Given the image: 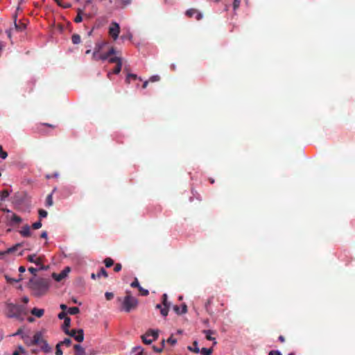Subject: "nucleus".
<instances>
[{
	"instance_id": "nucleus-1",
	"label": "nucleus",
	"mask_w": 355,
	"mask_h": 355,
	"mask_svg": "<svg viewBox=\"0 0 355 355\" xmlns=\"http://www.w3.org/2000/svg\"><path fill=\"white\" fill-rule=\"evenodd\" d=\"M49 286L48 279L41 277H33L29 279L28 287L32 291L33 295L40 297L46 293Z\"/></svg>"
},
{
	"instance_id": "nucleus-2",
	"label": "nucleus",
	"mask_w": 355,
	"mask_h": 355,
	"mask_svg": "<svg viewBox=\"0 0 355 355\" xmlns=\"http://www.w3.org/2000/svg\"><path fill=\"white\" fill-rule=\"evenodd\" d=\"M137 306V299L133 297L130 291H126V295L121 303V311L129 313L131 311L136 309Z\"/></svg>"
},
{
	"instance_id": "nucleus-3",
	"label": "nucleus",
	"mask_w": 355,
	"mask_h": 355,
	"mask_svg": "<svg viewBox=\"0 0 355 355\" xmlns=\"http://www.w3.org/2000/svg\"><path fill=\"white\" fill-rule=\"evenodd\" d=\"M23 313H25V307L24 306L13 303H8L6 304V315L8 318H19Z\"/></svg>"
},
{
	"instance_id": "nucleus-4",
	"label": "nucleus",
	"mask_w": 355,
	"mask_h": 355,
	"mask_svg": "<svg viewBox=\"0 0 355 355\" xmlns=\"http://www.w3.org/2000/svg\"><path fill=\"white\" fill-rule=\"evenodd\" d=\"M31 345H38L40 347L42 350L45 353H49L51 351V347L49 345L47 342L43 339L42 334L41 332H37L33 336V339L30 341Z\"/></svg>"
},
{
	"instance_id": "nucleus-5",
	"label": "nucleus",
	"mask_w": 355,
	"mask_h": 355,
	"mask_svg": "<svg viewBox=\"0 0 355 355\" xmlns=\"http://www.w3.org/2000/svg\"><path fill=\"white\" fill-rule=\"evenodd\" d=\"M120 26L118 23L112 21L109 27V35L114 40H116L120 33Z\"/></svg>"
},
{
	"instance_id": "nucleus-6",
	"label": "nucleus",
	"mask_w": 355,
	"mask_h": 355,
	"mask_svg": "<svg viewBox=\"0 0 355 355\" xmlns=\"http://www.w3.org/2000/svg\"><path fill=\"white\" fill-rule=\"evenodd\" d=\"M29 262L34 263L37 266H40V269H44L42 262L44 257L42 256H37L36 254H29L26 257Z\"/></svg>"
},
{
	"instance_id": "nucleus-7",
	"label": "nucleus",
	"mask_w": 355,
	"mask_h": 355,
	"mask_svg": "<svg viewBox=\"0 0 355 355\" xmlns=\"http://www.w3.org/2000/svg\"><path fill=\"white\" fill-rule=\"evenodd\" d=\"M67 335H69L71 337H73L74 339L80 343V342H83V340H84V332H83V330L80 329H78V330H76V329H72V330H69V334H66Z\"/></svg>"
},
{
	"instance_id": "nucleus-8",
	"label": "nucleus",
	"mask_w": 355,
	"mask_h": 355,
	"mask_svg": "<svg viewBox=\"0 0 355 355\" xmlns=\"http://www.w3.org/2000/svg\"><path fill=\"white\" fill-rule=\"evenodd\" d=\"M162 304H163V309H161V314L166 317L168 315V309L170 307V303L168 302L167 298L168 296L166 293L162 295Z\"/></svg>"
},
{
	"instance_id": "nucleus-9",
	"label": "nucleus",
	"mask_w": 355,
	"mask_h": 355,
	"mask_svg": "<svg viewBox=\"0 0 355 355\" xmlns=\"http://www.w3.org/2000/svg\"><path fill=\"white\" fill-rule=\"evenodd\" d=\"M70 270H70L69 267H66L59 274L53 273V277L57 282H60L61 280H62L64 278H65L67 276V275L70 272Z\"/></svg>"
},
{
	"instance_id": "nucleus-10",
	"label": "nucleus",
	"mask_w": 355,
	"mask_h": 355,
	"mask_svg": "<svg viewBox=\"0 0 355 355\" xmlns=\"http://www.w3.org/2000/svg\"><path fill=\"white\" fill-rule=\"evenodd\" d=\"M101 277H103L105 278L108 277L107 271L103 268H101L96 274L92 273L91 275V277L93 279H95L96 278H100Z\"/></svg>"
},
{
	"instance_id": "nucleus-11",
	"label": "nucleus",
	"mask_w": 355,
	"mask_h": 355,
	"mask_svg": "<svg viewBox=\"0 0 355 355\" xmlns=\"http://www.w3.org/2000/svg\"><path fill=\"white\" fill-rule=\"evenodd\" d=\"M195 15H196L197 20H200L202 18V15L196 9L191 8L186 12V15L189 17H192Z\"/></svg>"
},
{
	"instance_id": "nucleus-12",
	"label": "nucleus",
	"mask_w": 355,
	"mask_h": 355,
	"mask_svg": "<svg viewBox=\"0 0 355 355\" xmlns=\"http://www.w3.org/2000/svg\"><path fill=\"white\" fill-rule=\"evenodd\" d=\"M202 333L205 335L206 339L208 340L214 341V345H216L217 342L216 341L215 338L212 337L211 335L215 334L214 331L208 329V330H203Z\"/></svg>"
},
{
	"instance_id": "nucleus-13",
	"label": "nucleus",
	"mask_w": 355,
	"mask_h": 355,
	"mask_svg": "<svg viewBox=\"0 0 355 355\" xmlns=\"http://www.w3.org/2000/svg\"><path fill=\"white\" fill-rule=\"evenodd\" d=\"M31 314L37 317L41 318L44 315V310L43 309L33 308L31 311Z\"/></svg>"
},
{
	"instance_id": "nucleus-14",
	"label": "nucleus",
	"mask_w": 355,
	"mask_h": 355,
	"mask_svg": "<svg viewBox=\"0 0 355 355\" xmlns=\"http://www.w3.org/2000/svg\"><path fill=\"white\" fill-rule=\"evenodd\" d=\"M71 324V319L70 318H66L64 320V323L62 325V330L64 332V334H69V327Z\"/></svg>"
},
{
	"instance_id": "nucleus-15",
	"label": "nucleus",
	"mask_w": 355,
	"mask_h": 355,
	"mask_svg": "<svg viewBox=\"0 0 355 355\" xmlns=\"http://www.w3.org/2000/svg\"><path fill=\"white\" fill-rule=\"evenodd\" d=\"M73 348L75 349L74 355H85V349L80 345L76 344Z\"/></svg>"
},
{
	"instance_id": "nucleus-16",
	"label": "nucleus",
	"mask_w": 355,
	"mask_h": 355,
	"mask_svg": "<svg viewBox=\"0 0 355 355\" xmlns=\"http://www.w3.org/2000/svg\"><path fill=\"white\" fill-rule=\"evenodd\" d=\"M21 234L24 237H28L31 236V227L28 225L22 227L21 231Z\"/></svg>"
},
{
	"instance_id": "nucleus-17",
	"label": "nucleus",
	"mask_w": 355,
	"mask_h": 355,
	"mask_svg": "<svg viewBox=\"0 0 355 355\" xmlns=\"http://www.w3.org/2000/svg\"><path fill=\"white\" fill-rule=\"evenodd\" d=\"M107 44V42L102 41L96 43L95 47L94 49V52L100 53L101 51L103 49V47Z\"/></svg>"
},
{
	"instance_id": "nucleus-18",
	"label": "nucleus",
	"mask_w": 355,
	"mask_h": 355,
	"mask_svg": "<svg viewBox=\"0 0 355 355\" xmlns=\"http://www.w3.org/2000/svg\"><path fill=\"white\" fill-rule=\"evenodd\" d=\"M141 339L143 343L146 345H150L154 341L152 338H150L149 334H147L146 332L145 334L141 336Z\"/></svg>"
},
{
	"instance_id": "nucleus-19",
	"label": "nucleus",
	"mask_w": 355,
	"mask_h": 355,
	"mask_svg": "<svg viewBox=\"0 0 355 355\" xmlns=\"http://www.w3.org/2000/svg\"><path fill=\"white\" fill-rule=\"evenodd\" d=\"M147 334H149L153 340H156L159 336L158 330L149 329L146 331Z\"/></svg>"
},
{
	"instance_id": "nucleus-20",
	"label": "nucleus",
	"mask_w": 355,
	"mask_h": 355,
	"mask_svg": "<svg viewBox=\"0 0 355 355\" xmlns=\"http://www.w3.org/2000/svg\"><path fill=\"white\" fill-rule=\"evenodd\" d=\"M16 246L17 245H15V246H14L12 248H8L6 250L0 251V258H3L5 255L15 251L16 250Z\"/></svg>"
},
{
	"instance_id": "nucleus-21",
	"label": "nucleus",
	"mask_w": 355,
	"mask_h": 355,
	"mask_svg": "<svg viewBox=\"0 0 355 355\" xmlns=\"http://www.w3.org/2000/svg\"><path fill=\"white\" fill-rule=\"evenodd\" d=\"M53 205V193H51L46 196L45 205H46V207H51Z\"/></svg>"
},
{
	"instance_id": "nucleus-22",
	"label": "nucleus",
	"mask_w": 355,
	"mask_h": 355,
	"mask_svg": "<svg viewBox=\"0 0 355 355\" xmlns=\"http://www.w3.org/2000/svg\"><path fill=\"white\" fill-rule=\"evenodd\" d=\"M193 347L189 346L188 349L191 352L198 354L200 352V349L198 347V342L196 340H195L193 343Z\"/></svg>"
},
{
	"instance_id": "nucleus-23",
	"label": "nucleus",
	"mask_w": 355,
	"mask_h": 355,
	"mask_svg": "<svg viewBox=\"0 0 355 355\" xmlns=\"http://www.w3.org/2000/svg\"><path fill=\"white\" fill-rule=\"evenodd\" d=\"M200 352L202 355H210L213 352V349L203 347L200 350Z\"/></svg>"
},
{
	"instance_id": "nucleus-24",
	"label": "nucleus",
	"mask_w": 355,
	"mask_h": 355,
	"mask_svg": "<svg viewBox=\"0 0 355 355\" xmlns=\"http://www.w3.org/2000/svg\"><path fill=\"white\" fill-rule=\"evenodd\" d=\"M67 312L70 315H76L80 312V309L77 306L70 307Z\"/></svg>"
},
{
	"instance_id": "nucleus-25",
	"label": "nucleus",
	"mask_w": 355,
	"mask_h": 355,
	"mask_svg": "<svg viewBox=\"0 0 355 355\" xmlns=\"http://www.w3.org/2000/svg\"><path fill=\"white\" fill-rule=\"evenodd\" d=\"M71 40L74 44H78L80 42V36L78 34H73L71 37Z\"/></svg>"
},
{
	"instance_id": "nucleus-26",
	"label": "nucleus",
	"mask_w": 355,
	"mask_h": 355,
	"mask_svg": "<svg viewBox=\"0 0 355 355\" xmlns=\"http://www.w3.org/2000/svg\"><path fill=\"white\" fill-rule=\"evenodd\" d=\"M121 67H122V62H119L118 64H116V67L113 69L112 73L114 74L119 73L121 70Z\"/></svg>"
},
{
	"instance_id": "nucleus-27",
	"label": "nucleus",
	"mask_w": 355,
	"mask_h": 355,
	"mask_svg": "<svg viewBox=\"0 0 355 355\" xmlns=\"http://www.w3.org/2000/svg\"><path fill=\"white\" fill-rule=\"evenodd\" d=\"M83 21V17H82V10L80 9H78V15L77 16L75 17L74 19V21L76 23H80Z\"/></svg>"
},
{
	"instance_id": "nucleus-28",
	"label": "nucleus",
	"mask_w": 355,
	"mask_h": 355,
	"mask_svg": "<svg viewBox=\"0 0 355 355\" xmlns=\"http://www.w3.org/2000/svg\"><path fill=\"white\" fill-rule=\"evenodd\" d=\"M11 221L14 223L18 224L21 222V218L20 216L13 214L11 218Z\"/></svg>"
},
{
	"instance_id": "nucleus-29",
	"label": "nucleus",
	"mask_w": 355,
	"mask_h": 355,
	"mask_svg": "<svg viewBox=\"0 0 355 355\" xmlns=\"http://www.w3.org/2000/svg\"><path fill=\"white\" fill-rule=\"evenodd\" d=\"M108 62L110 63H116V64H118L119 62H121V58L119 57H112V58H108Z\"/></svg>"
},
{
	"instance_id": "nucleus-30",
	"label": "nucleus",
	"mask_w": 355,
	"mask_h": 355,
	"mask_svg": "<svg viewBox=\"0 0 355 355\" xmlns=\"http://www.w3.org/2000/svg\"><path fill=\"white\" fill-rule=\"evenodd\" d=\"M104 263L107 268H110L114 264V261L111 258L108 257L104 260Z\"/></svg>"
},
{
	"instance_id": "nucleus-31",
	"label": "nucleus",
	"mask_w": 355,
	"mask_h": 355,
	"mask_svg": "<svg viewBox=\"0 0 355 355\" xmlns=\"http://www.w3.org/2000/svg\"><path fill=\"white\" fill-rule=\"evenodd\" d=\"M10 193L8 190H3L0 193V198L1 200H4L8 196Z\"/></svg>"
},
{
	"instance_id": "nucleus-32",
	"label": "nucleus",
	"mask_w": 355,
	"mask_h": 355,
	"mask_svg": "<svg viewBox=\"0 0 355 355\" xmlns=\"http://www.w3.org/2000/svg\"><path fill=\"white\" fill-rule=\"evenodd\" d=\"M6 280L9 283H12V282H20L21 280H22V277L21 275H19V278L18 279H12V278H10L9 277L8 275H6L5 276Z\"/></svg>"
},
{
	"instance_id": "nucleus-33",
	"label": "nucleus",
	"mask_w": 355,
	"mask_h": 355,
	"mask_svg": "<svg viewBox=\"0 0 355 355\" xmlns=\"http://www.w3.org/2000/svg\"><path fill=\"white\" fill-rule=\"evenodd\" d=\"M59 343L61 345V346L65 345L67 347H69V346H70V345L71 343V340L70 338H64V340L63 341H61Z\"/></svg>"
},
{
	"instance_id": "nucleus-34",
	"label": "nucleus",
	"mask_w": 355,
	"mask_h": 355,
	"mask_svg": "<svg viewBox=\"0 0 355 355\" xmlns=\"http://www.w3.org/2000/svg\"><path fill=\"white\" fill-rule=\"evenodd\" d=\"M38 214H39V217H40V219L42 218L46 217L47 215H48L47 211L46 210H44V209H39Z\"/></svg>"
},
{
	"instance_id": "nucleus-35",
	"label": "nucleus",
	"mask_w": 355,
	"mask_h": 355,
	"mask_svg": "<svg viewBox=\"0 0 355 355\" xmlns=\"http://www.w3.org/2000/svg\"><path fill=\"white\" fill-rule=\"evenodd\" d=\"M130 79H132V80H136L137 79V76L136 74H133V73H129L128 74L127 77H126V79H125V81L128 83H130Z\"/></svg>"
},
{
	"instance_id": "nucleus-36",
	"label": "nucleus",
	"mask_w": 355,
	"mask_h": 355,
	"mask_svg": "<svg viewBox=\"0 0 355 355\" xmlns=\"http://www.w3.org/2000/svg\"><path fill=\"white\" fill-rule=\"evenodd\" d=\"M134 352H137L135 355H146L143 352V349L141 347H137L133 349Z\"/></svg>"
},
{
	"instance_id": "nucleus-37",
	"label": "nucleus",
	"mask_w": 355,
	"mask_h": 355,
	"mask_svg": "<svg viewBox=\"0 0 355 355\" xmlns=\"http://www.w3.org/2000/svg\"><path fill=\"white\" fill-rule=\"evenodd\" d=\"M138 290H139L141 295H142V296H147L149 294L148 291L147 289L142 288L141 286H140Z\"/></svg>"
},
{
	"instance_id": "nucleus-38",
	"label": "nucleus",
	"mask_w": 355,
	"mask_h": 355,
	"mask_svg": "<svg viewBox=\"0 0 355 355\" xmlns=\"http://www.w3.org/2000/svg\"><path fill=\"white\" fill-rule=\"evenodd\" d=\"M60 347L61 345L58 343L55 347V355H62L63 352Z\"/></svg>"
},
{
	"instance_id": "nucleus-39",
	"label": "nucleus",
	"mask_w": 355,
	"mask_h": 355,
	"mask_svg": "<svg viewBox=\"0 0 355 355\" xmlns=\"http://www.w3.org/2000/svg\"><path fill=\"white\" fill-rule=\"evenodd\" d=\"M130 286L132 288H137L138 289L141 286L139 285V281H138L137 278H135V280L131 283Z\"/></svg>"
},
{
	"instance_id": "nucleus-40",
	"label": "nucleus",
	"mask_w": 355,
	"mask_h": 355,
	"mask_svg": "<svg viewBox=\"0 0 355 355\" xmlns=\"http://www.w3.org/2000/svg\"><path fill=\"white\" fill-rule=\"evenodd\" d=\"M8 157V153L3 150L2 146L0 145V157L6 159Z\"/></svg>"
},
{
	"instance_id": "nucleus-41",
	"label": "nucleus",
	"mask_w": 355,
	"mask_h": 355,
	"mask_svg": "<svg viewBox=\"0 0 355 355\" xmlns=\"http://www.w3.org/2000/svg\"><path fill=\"white\" fill-rule=\"evenodd\" d=\"M41 227H42V223H41L40 220L34 223L32 225V227L34 230H37V229L40 228Z\"/></svg>"
},
{
	"instance_id": "nucleus-42",
	"label": "nucleus",
	"mask_w": 355,
	"mask_h": 355,
	"mask_svg": "<svg viewBox=\"0 0 355 355\" xmlns=\"http://www.w3.org/2000/svg\"><path fill=\"white\" fill-rule=\"evenodd\" d=\"M166 341L168 343L171 344V345H174L177 343V340L175 338H174L173 337V336L169 337Z\"/></svg>"
},
{
	"instance_id": "nucleus-43",
	"label": "nucleus",
	"mask_w": 355,
	"mask_h": 355,
	"mask_svg": "<svg viewBox=\"0 0 355 355\" xmlns=\"http://www.w3.org/2000/svg\"><path fill=\"white\" fill-rule=\"evenodd\" d=\"M241 1L240 0H234L233 2V8L234 10L239 8L240 6Z\"/></svg>"
},
{
	"instance_id": "nucleus-44",
	"label": "nucleus",
	"mask_w": 355,
	"mask_h": 355,
	"mask_svg": "<svg viewBox=\"0 0 355 355\" xmlns=\"http://www.w3.org/2000/svg\"><path fill=\"white\" fill-rule=\"evenodd\" d=\"M105 297L107 300H111L114 297V294L112 293L106 292L105 293Z\"/></svg>"
},
{
	"instance_id": "nucleus-45",
	"label": "nucleus",
	"mask_w": 355,
	"mask_h": 355,
	"mask_svg": "<svg viewBox=\"0 0 355 355\" xmlns=\"http://www.w3.org/2000/svg\"><path fill=\"white\" fill-rule=\"evenodd\" d=\"M58 318L60 319V320H62L64 319V320H65L66 318H69L68 316H67V313H65V311H62L60 312L58 315Z\"/></svg>"
},
{
	"instance_id": "nucleus-46",
	"label": "nucleus",
	"mask_w": 355,
	"mask_h": 355,
	"mask_svg": "<svg viewBox=\"0 0 355 355\" xmlns=\"http://www.w3.org/2000/svg\"><path fill=\"white\" fill-rule=\"evenodd\" d=\"M160 80V77L157 75H155V76H153L150 78L149 80L150 82H157V81H159Z\"/></svg>"
},
{
	"instance_id": "nucleus-47",
	"label": "nucleus",
	"mask_w": 355,
	"mask_h": 355,
	"mask_svg": "<svg viewBox=\"0 0 355 355\" xmlns=\"http://www.w3.org/2000/svg\"><path fill=\"white\" fill-rule=\"evenodd\" d=\"M100 55H101L100 53L93 52L92 59L96 61L100 60V58H99Z\"/></svg>"
},
{
	"instance_id": "nucleus-48",
	"label": "nucleus",
	"mask_w": 355,
	"mask_h": 355,
	"mask_svg": "<svg viewBox=\"0 0 355 355\" xmlns=\"http://www.w3.org/2000/svg\"><path fill=\"white\" fill-rule=\"evenodd\" d=\"M110 57H109V55H107V53H101V55H99V58L101 60H107Z\"/></svg>"
},
{
	"instance_id": "nucleus-49",
	"label": "nucleus",
	"mask_w": 355,
	"mask_h": 355,
	"mask_svg": "<svg viewBox=\"0 0 355 355\" xmlns=\"http://www.w3.org/2000/svg\"><path fill=\"white\" fill-rule=\"evenodd\" d=\"M122 268V266L121 263H116L114 268V270L115 272H119Z\"/></svg>"
},
{
	"instance_id": "nucleus-50",
	"label": "nucleus",
	"mask_w": 355,
	"mask_h": 355,
	"mask_svg": "<svg viewBox=\"0 0 355 355\" xmlns=\"http://www.w3.org/2000/svg\"><path fill=\"white\" fill-rule=\"evenodd\" d=\"M28 271H29L31 273H32L34 276H36V273H37V272L38 271V269L35 268H33V267H30V268H28Z\"/></svg>"
},
{
	"instance_id": "nucleus-51",
	"label": "nucleus",
	"mask_w": 355,
	"mask_h": 355,
	"mask_svg": "<svg viewBox=\"0 0 355 355\" xmlns=\"http://www.w3.org/2000/svg\"><path fill=\"white\" fill-rule=\"evenodd\" d=\"M173 310H174V311H175L177 314H178V315L182 314V313H181V310H180V307H179L178 305H175V306H173Z\"/></svg>"
},
{
	"instance_id": "nucleus-52",
	"label": "nucleus",
	"mask_w": 355,
	"mask_h": 355,
	"mask_svg": "<svg viewBox=\"0 0 355 355\" xmlns=\"http://www.w3.org/2000/svg\"><path fill=\"white\" fill-rule=\"evenodd\" d=\"M107 55L111 56L112 55H114L115 53V49L114 47H111L110 50L107 52Z\"/></svg>"
},
{
	"instance_id": "nucleus-53",
	"label": "nucleus",
	"mask_w": 355,
	"mask_h": 355,
	"mask_svg": "<svg viewBox=\"0 0 355 355\" xmlns=\"http://www.w3.org/2000/svg\"><path fill=\"white\" fill-rule=\"evenodd\" d=\"M187 312V306L185 304H183L182 305L181 313H182V314H184V313H186Z\"/></svg>"
},
{
	"instance_id": "nucleus-54",
	"label": "nucleus",
	"mask_w": 355,
	"mask_h": 355,
	"mask_svg": "<svg viewBox=\"0 0 355 355\" xmlns=\"http://www.w3.org/2000/svg\"><path fill=\"white\" fill-rule=\"evenodd\" d=\"M153 348L155 352H158V353H160V352H162L163 351L162 347L158 348V347H157L155 346H153Z\"/></svg>"
},
{
	"instance_id": "nucleus-55",
	"label": "nucleus",
	"mask_w": 355,
	"mask_h": 355,
	"mask_svg": "<svg viewBox=\"0 0 355 355\" xmlns=\"http://www.w3.org/2000/svg\"><path fill=\"white\" fill-rule=\"evenodd\" d=\"M268 355H282L278 351H270Z\"/></svg>"
},
{
	"instance_id": "nucleus-56",
	"label": "nucleus",
	"mask_w": 355,
	"mask_h": 355,
	"mask_svg": "<svg viewBox=\"0 0 355 355\" xmlns=\"http://www.w3.org/2000/svg\"><path fill=\"white\" fill-rule=\"evenodd\" d=\"M59 6L64 8H68L71 7V5L69 3H62V2H61V5H59Z\"/></svg>"
},
{
	"instance_id": "nucleus-57",
	"label": "nucleus",
	"mask_w": 355,
	"mask_h": 355,
	"mask_svg": "<svg viewBox=\"0 0 355 355\" xmlns=\"http://www.w3.org/2000/svg\"><path fill=\"white\" fill-rule=\"evenodd\" d=\"M26 271V268L24 266H20L19 268V272L22 273V272H24Z\"/></svg>"
},
{
	"instance_id": "nucleus-58",
	"label": "nucleus",
	"mask_w": 355,
	"mask_h": 355,
	"mask_svg": "<svg viewBox=\"0 0 355 355\" xmlns=\"http://www.w3.org/2000/svg\"><path fill=\"white\" fill-rule=\"evenodd\" d=\"M23 330L20 328L19 329L15 334H13V336L20 335L22 334Z\"/></svg>"
},
{
	"instance_id": "nucleus-59",
	"label": "nucleus",
	"mask_w": 355,
	"mask_h": 355,
	"mask_svg": "<svg viewBox=\"0 0 355 355\" xmlns=\"http://www.w3.org/2000/svg\"><path fill=\"white\" fill-rule=\"evenodd\" d=\"M60 309H61L63 311H64L67 309V305H66V304H60Z\"/></svg>"
},
{
	"instance_id": "nucleus-60",
	"label": "nucleus",
	"mask_w": 355,
	"mask_h": 355,
	"mask_svg": "<svg viewBox=\"0 0 355 355\" xmlns=\"http://www.w3.org/2000/svg\"><path fill=\"white\" fill-rule=\"evenodd\" d=\"M28 298L27 297H24L22 298V302L24 303V304H27L28 302Z\"/></svg>"
},
{
	"instance_id": "nucleus-61",
	"label": "nucleus",
	"mask_w": 355,
	"mask_h": 355,
	"mask_svg": "<svg viewBox=\"0 0 355 355\" xmlns=\"http://www.w3.org/2000/svg\"><path fill=\"white\" fill-rule=\"evenodd\" d=\"M41 237H42V238L46 239V238H47V232H43L41 234Z\"/></svg>"
},
{
	"instance_id": "nucleus-62",
	"label": "nucleus",
	"mask_w": 355,
	"mask_h": 355,
	"mask_svg": "<svg viewBox=\"0 0 355 355\" xmlns=\"http://www.w3.org/2000/svg\"><path fill=\"white\" fill-rule=\"evenodd\" d=\"M279 340L281 342V343H284L285 341V338L283 336H279Z\"/></svg>"
},
{
	"instance_id": "nucleus-63",
	"label": "nucleus",
	"mask_w": 355,
	"mask_h": 355,
	"mask_svg": "<svg viewBox=\"0 0 355 355\" xmlns=\"http://www.w3.org/2000/svg\"><path fill=\"white\" fill-rule=\"evenodd\" d=\"M148 81H145V82L144 83L143 85H142V87H143L144 89L146 88V87H147V86H148Z\"/></svg>"
},
{
	"instance_id": "nucleus-64",
	"label": "nucleus",
	"mask_w": 355,
	"mask_h": 355,
	"mask_svg": "<svg viewBox=\"0 0 355 355\" xmlns=\"http://www.w3.org/2000/svg\"><path fill=\"white\" fill-rule=\"evenodd\" d=\"M155 308H156V309H160V310H161V309H163V307L162 306V305H161V304H157V305H156V306H155Z\"/></svg>"
}]
</instances>
